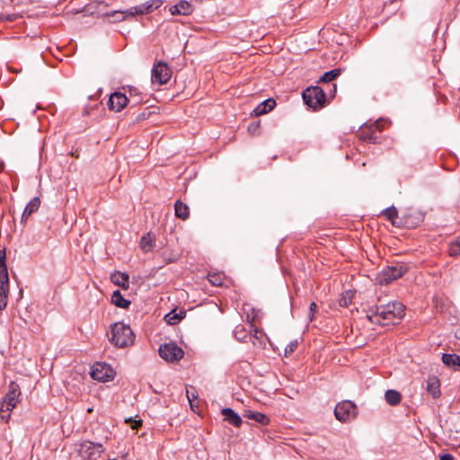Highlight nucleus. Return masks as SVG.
<instances>
[{
    "label": "nucleus",
    "mask_w": 460,
    "mask_h": 460,
    "mask_svg": "<svg viewBox=\"0 0 460 460\" xmlns=\"http://www.w3.org/2000/svg\"><path fill=\"white\" fill-rule=\"evenodd\" d=\"M404 316V305L397 301L373 305L367 312L369 322L382 326L395 324Z\"/></svg>",
    "instance_id": "nucleus-1"
},
{
    "label": "nucleus",
    "mask_w": 460,
    "mask_h": 460,
    "mask_svg": "<svg viewBox=\"0 0 460 460\" xmlns=\"http://www.w3.org/2000/svg\"><path fill=\"white\" fill-rule=\"evenodd\" d=\"M109 341L118 348H127L134 343L135 334L129 325L118 322L111 327Z\"/></svg>",
    "instance_id": "nucleus-2"
},
{
    "label": "nucleus",
    "mask_w": 460,
    "mask_h": 460,
    "mask_svg": "<svg viewBox=\"0 0 460 460\" xmlns=\"http://www.w3.org/2000/svg\"><path fill=\"white\" fill-rule=\"evenodd\" d=\"M161 4L160 0H151L145 4H141L137 6H133L125 11H114L107 13L106 16L112 17L114 22H121L127 19L128 16H135L137 14H146L154 10L157 9Z\"/></svg>",
    "instance_id": "nucleus-3"
},
{
    "label": "nucleus",
    "mask_w": 460,
    "mask_h": 460,
    "mask_svg": "<svg viewBox=\"0 0 460 460\" xmlns=\"http://www.w3.org/2000/svg\"><path fill=\"white\" fill-rule=\"evenodd\" d=\"M5 249L0 250V311L6 308L9 293V275L6 266Z\"/></svg>",
    "instance_id": "nucleus-4"
},
{
    "label": "nucleus",
    "mask_w": 460,
    "mask_h": 460,
    "mask_svg": "<svg viewBox=\"0 0 460 460\" xmlns=\"http://www.w3.org/2000/svg\"><path fill=\"white\" fill-rule=\"evenodd\" d=\"M21 391L18 385L12 383L8 393L0 402V419L8 421L10 418V412L18 403Z\"/></svg>",
    "instance_id": "nucleus-5"
},
{
    "label": "nucleus",
    "mask_w": 460,
    "mask_h": 460,
    "mask_svg": "<svg viewBox=\"0 0 460 460\" xmlns=\"http://www.w3.org/2000/svg\"><path fill=\"white\" fill-rule=\"evenodd\" d=\"M408 271V267L404 263H397L384 268L377 275L376 281L379 285H387L392 281L402 278Z\"/></svg>",
    "instance_id": "nucleus-6"
},
{
    "label": "nucleus",
    "mask_w": 460,
    "mask_h": 460,
    "mask_svg": "<svg viewBox=\"0 0 460 460\" xmlns=\"http://www.w3.org/2000/svg\"><path fill=\"white\" fill-rule=\"evenodd\" d=\"M305 103L314 111L322 109L326 102L324 91L319 86H310L303 92Z\"/></svg>",
    "instance_id": "nucleus-7"
},
{
    "label": "nucleus",
    "mask_w": 460,
    "mask_h": 460,
    "mask_svg": "<svg viewBox=\"0 0 460 460\" xmlns=\"http://www.w3.org/2000/svg\"><path fill=\"white\" fill-rule=\"evenodd\" d=\"M76 451L83 458L96 460L101 457L102 453L104 451V447L101 443L85 440L76 445Z\"/></svg>",
    "instance_id": "nucleus-8"
},
{
    "label": "nucleus",
    "mask_w": 460,
    "mask_h": 460,
    "mask_svg": "<svg viewBox=\"0 0 460 460\" xmlns=\"http://www.w3.org/2000/svg\"><path fill=\"white\" fill-rule=\"evenodd\" d=\"M357 414V406L350 401H342L334 409L336 419L341 422L350 421L356 418Z\"/></svg>",
    "instance_id": "nucleus-9"
},
{
    "label": "nucleus",
    "mask_w": 460,
    "mask_h": 460,
    "mask_svg": "<svg viewBox=\"0 0 460 460\" xmlns=\"http://www.w3.org/2000/svg\"><path fill=\"white\" fill-rule=\"evenodd\" d=\"M115 371L106 363L96 362L91 371V376L99 382H108L115 376Z\"/></svg>",
    "instance_id": "nucleus-10"
},
{
    "label": "nucleus",
    "mask_w": 460,
    "mask_h": 460,
    "mask_svg": "<svg viewBox=\"0 0 460 460\" xmlns=\"http://www.w3.org/2000/svg\"><path fill=\"white\" fill-rule=\"evenodd\" d=\"M159 355L166 361H178L182 358L184 352L175 343H164L159 348Z\"/></svg>",
    "instance_id": "nucleus-11"
},
{
    "label": "nucleus",
    "mask_w": 460,
    "mask_h": 460,
    "mask_svg": "<svg viewBox=\"0 0 460 460\" xmlns=\"http://www.w3.org/2000/svg\"><path fill=\"white\" fill-rule=\"evenodd\" d=\"M172 76L170 67L164 62H158L152 69V82L158 84H166Z\"/></svg>",
    "instance_id": "nucleus-12"
},
{
    "label": "nucleus",
    "mask_w": 460,
    "mask_h": 460,
    "mask_svg": "<svg viewBox=\"0 0 460 460\" xmlns=\"http://www.w3.org/2000/svg\"><path fill=\"white\" fill-rule=\"evenodd\" d=\"M423 221V216L415 210H408L400 217L399 227L415 228Z\"/></svg>",
    "instance_id": "nucleus-13"
},
{
    "label": "nucleus",
    "mask_w": 460,
    "mask_h": 460,
    "mask_svg": "<svg viewBox=\"0 0 460 460\" xmlns=\"http://www.w3.org/2000/svg\"><path fill=\"white\" fill-rule=\"evenodd\" d=\"M128 102V97L119 92H115L110 95L107 102L108 108L115 112L122 111Z\"/></svg>",
    "instance_id": "nucleus-14"
},
{
    "label": "nucleus",
    "mask_w": 460,
    "mask_h": 460,
    "mask_svg": "<svg viewBox=\"0 0 460 460\" xmlns=\"http://www.w3.org/2000/svg\"><path fill=\"white\" fill-rule=\"evenodd\" d=\"M358 137L361 140L369 143H376L379 138L376 135V130L371 126V124L362 127L358 133Z\"/></svg>",
    "instance_id": "nucleus-15"
},
{
    "label": "nucleus",
    "mask_w": 460,
    "mask_h": 460,
    "mask_svg": "<svg viewBox=\"0 0 460 460\" xmlns=\"http://www.w3.org/2000/svg\"><path fill=\"white\" fill-rule=\"evenodd\" d=\"M192 11V5L185 0L180 1L170 8V12L172 15H189Z\"/></svg>",
    "instance_id": "nucleus-16"
},
{
    "label": "nucleus",
    "mask_w": 460,
    "mask_h": 460,
    "mask_svg": "<svg viewBox=\"0 0 460 460\" xmlns=\"http://www.w3.org/2000/svg\"><path fill=\"white\" fill-rule=\"evenodd\" d=\"M275 106L276 102L273 99L269 98L257 105V107L252 111V114L254 116L264 115L272 111Z\"/></svg>",
    "instance_id": "nucleus-17"
},
{
    "label": "nucleus",
    "mask_w": 460,
    "mask_h": 460,
    "mask_svg": "<svg viewBox=\"0 0 460 460\" xmlns=\"http://www.w3.org/2000/svg\"><path fill=\"white\" fill-rule=\"evenodd\" d=\"M221 413L224 415L226 421L236 428L241 427L243 423L242 418L234 410L231 408H224Z\"/></svg>",
    "instance_id": "nucleus-18"
},
{
    "label": "nucleus",
    "mask_w": 460,
    "mask_h": 460,
    "mask_svg": "<svg viewBox=\"0 0 460 460\" xmlns=\"http://www.w3.org/2000/svg\"><path fill=\"white\" fill-rule=\"evenodd\" d=\"M111 282L120 287L123 289H128L129 288V277L128 274L120 271H115L111 276Z\"/></svg>",
    "instance_id": "nucleus-19"
},
{
    "label": "nucleus",
    "mask_w": 460,
    "mask_h": 460,
    "mask_svg": "<svg viewBox=\"0 0 460 460\" xmlns=\"http://www.w3.org/2000/svg\"><path fill=\"white\" fill-rule=\"evenodd\" d=\"M40 206V199L38 197L33 198L25 207L22 215L21 222L25 223L28 217L36 212Z\"/></svg>",
    "instance_id": "nucleus-20"
},
{
    "label": "nucleus",
    "mask_w": 460,
    "mask_h": 460,
    "mask_svg": "<svg viewBox=\"0 0 460 460\" xmlns=\"http://www.w3.org/2000/svg\"><path fill=\"white\" fill-rule=\"evenodd\" d=\"M427 391L434 399L440 396V382L438 377H429L427 381Z\"/></svg>",
    "instance_id": "nucleus-21"
},
{
    "label": "nucleus",
    "mask_w": 460,
    "mask_h": 460,
    "mask_svg": "<svg viewBox=\"0 0 460 460\" xmlns=\"http://www.w3.org/2000/svg\"><path fill=\"white\" fill-rule=\"evenodd\" d=\"M243 416L261 425H268L270 423V418L262 412L246 411Z\"/></svg>",
    "instance_id": "nucleus-22"
},
{
    "label": "nucleus",
    "mask_w": 460,
    "mask_h": 460,
    "mask_svg": "<svg viewBox=\"0 0 460 460\" xmlns=\"http://www.w3.org/2000/svg\"><path fill=\"white\" fill-rule=\"evenodd\" d=\"M382 214L389 220L392 225L395 227H399L398 222H400V217L398 215V210L395 207L392 206L387 208L382 211Z\"/></svg>",
    "instance_id": "nucleus-23"
},
{
    "label": "nucleus",
    "mask_w": 460,
    "mask_h": 460,
    "mask_svg": "<svg viewBox=\"0 0 460 460\" xmlns=\"http://www.w3.org/2000/svg\"><path fill=\"white\" fill-rule=\"evenodd\" d=\"M386 402L391 406L398 405L402 401V394L396 390H387L385 394Z\"/></svg>",
    "instance_id": "nucleus-24"
},
{
    "label": "nucleus",
    "mask_w": 460,
    "mask_h": 460,
    "mask_svg": "<svg viewBox=\"0 0 460 460\" xmlns=\"http://www.w3.org/2000/svg\"><path fill=\"white\" fill-rule=\"evenodd\" d=\"M175 216L178 218L182 220H186L189 217L190 210L189 207L181 202V200H177L174 204Z\"/></svg>",
    "instance_id": "nucleus-25"
},
{
    "label": "nucleus",
    "mask_w": 460,
    "mask_h": 460,
    "mask_svg": "<svg viewBox=\"0 0 460 460\" xmlns=\"http://www.w3.org/2000/svg\"><path fill=\"white\" fill-rule=\"evenodd\" d=\"M111 303L119 308L126 309L129 306L130 301L125 299L119 290H115L111 296Z\"/></svg>",
    "instance_id": "nucleus-26"
},
{
    "label": "nucleus",
    "mask_w": 460,
    "mask_h": 460,
    "mask_svg": "<svg viewBox=\"0 0 460 460\" xmlns=\"http://www.w3.org/2000/svg\"><path fill=\"white\" fill-rule=\"evenodd\" d=\"M442 362L450 367H460V356L456 354L444 353L442 355Z\"/></svg>",
    "instance_id": "nucleus-27"
},
{
    "label": "nucleus",
    "mask_w": 460,
    "mask_h": 460,
    "mask_svg": "<svg viewBox=\"0 0 460 460\" xmlns=\"http://www.w3.org/2000/svg\"><path fill=\"white\" fill-rule=\"evenodd\" d=\"M155 246V239L152 237L150 234H146L142 236L140 240V248L143 252H148Z\"/></svg>",
    "instance_id": "nucleus-28"
},
{
    "label": "nucleus",
    "mask_w": 460,
    "mask_h": 460,
    "mask_svg": "<svg viewBox=\"0 0 460 460\" xmlns=\"http://www.w3.org/2000/svg\"><path fill=\"white\" fill-rule=\"evenodd\" d=\"M342 73L341 68H335L325 72L319 79L320 83H330L340 76Z\"/></svg>",
    "instance_id": "nucleus-29"
},
{
    "label": "nucleus",
    "mask_w": 460,
    "mask_h": 460,
    "mask_svg": "<svg viewBox=\"0 0 460 460\" xmlns=\"http://www.w3.org/2000/svg\"><path fill=\"white\" fill-rule=\"evenodd\" d=\"M235 339L241 342H246L247 338L251 339L250 332H247L245 327L242 324H238L234 331Z\"/></svg>",
    "instance_id": "nucleus-30"
},
{
    "label": "nucleus",
    "mask_w": 460,
    "mask_h": 460,
    "mask_svg": "<svg viewBox=\"0 0 460 460\" xmlns=\"http://www.w3.org/2000/svg\"><path fill=\"white\" fill-rule=\"evenodd\" d=\"M185 316V312L181 311L179 314L175 310L168 313L164 319L168 324L174 325L178 323Z\"/></svg>",
    "instance_id": "nucleus-31"
},
{
    "label": "nucleus",
    "mask_w": 460,
    "mask_h": 460,
    "mask_svg": "<svg viewBox=\"0 0 460 460\" xmlns=\"http://www.w3.org/2000/svg\"><path fill=\"white\" fill-rule=\"evenodd\" d=\"M208 279L213 286L221 287L225 280V275L220 272H209Z\"/></svg>",
    "instance_id": "nucleus-32"
},
{
    "label": "nucleus",
    "mask_w": 460,
    "mask_h": 460,
    "mask_svg": "<svg viewBox=\"0 0 460 460\" xmlns=\"http://www.w3.org/2000/svg\"><path fill=\"white\" fill-rule=\"evenodd\" d=\"M449 254L450 256L460 255V235L456 238V241L451 243L449 246Z\"/></svg>",
    "instance_id": "nucleus-33"
},
{
    "label": "nucleus",
    "mask_w": 460,
    "mask_h": 460,
    "mask_svg": "<svg viewBox=\"0 0 460 460\" xmlns=\"http://www.w3.org/2000/svg\"><path fill=\"white\" fill-rule=\"evenodd\" d=\"M388 124L389 121L380 119L372 123L371 126L374 127L376 132H381Z\"/></svg>",
    "instance_id": "nucleus-34"
},
{
    "label": "nucleus",
    "mask_w": 460,
    "mask_h": 460,
    "mask_svg": "<svg viewBox=\"0 0 460 460\" xmlns=\"http://www.w3.org/2000/svg\"><path fill=\"white\" fill-rule=\"evenodd\" d=\"M298 342L296 341H290L285 348V356L288 357L291 355L297 348Z\"/></svg>",
    "instance_id": "nucleus-35"
},
{
    "label": "nucleus",
    "mask_w": 460,
    "mask_h": 460,
    "mask_svg": "<svg viewBox=\"0 0 460 460\" xmlns=\"http://www.w3.org/2000/svg\"><path fill=\"white\" fill-rule=\"evenodd\" d=\"M352 295L349 291L346 292V295L343 296L339 301L341 306H347L351 302Z\"/></svg>",
    "instance_id": "nucleus-36"
},
{
    "label": "nucleus",
    "mask_w": 460,
    "mask_h": 460,
    "mask_svg": "<svg viewBox=\"0 0 460 460\" xmlns=\"http://www.w3.org/2000/svg\"><path fill=\"white\" fill-rule=\"evenodd\" d=\"M316 308H317L316 304L314 302H312L309 305V312H308V315H307L309 322H312L314 320Z\"/></svg>",
    "instance_id": "nucleus-37"
},
{
    "label": "nucleus",
    "mask_w": 460,
    "mask_h": 460,
    "mask_svg": "<svg viewBox=\"0 0 460 460\" xmlns=\"http://www.w3.org/2000/svg\"><path fill=\"white\" fill-rule=\"evenodd\" d=\"M125 421L127 423H129L133 429H137L142 425V420H133L132 418H128V419H126Z\"/></svg>",
    "instance_id": "nucleus-38"
},
{
    "label": "nucleus",
    "mask_w": 460,
    "mask_h": 460,
    "mask_svg": "<svg viewBox=\"0 0 460 460\" xmlns=\"http://www.w3.org/2000/svg\"><path fill=\"white\" fill-rule=\"evenodd\" d=\"M18 18V15L17 14H0V20L1 21H9V22H12V21H14Z\"/></svg>",
    "instance_id": "nucleus-39"
},
{
    "label": "nucleus",
    "mask_w": 460,
    "mask_h": 460,
    "mask_svg": "<svg viewBox=\"0 0 460 460\" xmlns=\"http://www.w3.org/2000/svg\"><path fill=\"white\" fill-rule=\"evenodd\" d=\"M250 327H251L250 332L252 331L254 332L253 337L255 339H260V337L262 336V332L261 331H259L253 324L251 323Z\"/></svg>",
    "instance_id": "nucleus-40"
},
{
    "label": "nucleus",
    "mask_w": 460,
    "mask_h": 460,
    "mask_svg": "<svg viewBox=\"0 0 460 460\" xmlns=\"http://www.w3.org/2000/svg\"><path fill=\"white\" fill-rule=\"evenodd\" d=\"M259 126H260L259 122H257V123H252V124H250V125L248 126V131H249L251 134L254 135V134L256 133V131H257V129H258Z\"/></svg>",
    "instance_id": "nucleus-41"
},
{
    "label": "nucleus",
    "mask_w": 460,
    "mask_h": 460,
    "mask_svg": "<svg viewBox=\"0 0 460 460\" xmlns=\"http://www.w3.org/2000/svg\"><path fill=\"white\" fill-rule=\"evenodd\" d=\"M440 460H454V456L451 454H444L440 456Z\"/></svg>",
    "instance_id": "nucleus-42"
},
{
    "label": "nucleus",
    "mask_w": 460,
    "mask_h": 460,
    "mask_svg": "<svg viewBox=\"0 0 460 460\" xmlns=\"http://www.w3.org/2000/svg\"><path fill=\"white\" fill-rule=\"evenodd\" d=\"M456 338L460 340V330H457L455 334Z\"/></svg>",
    "instance_id": "nucleus-43"
},
{
    "label": "nucleus",
    "mask_w": 460,
    "mask_h": 460,
    "mask_svg": "<svg viewBox=\"0 0 460 460\" xmlns=\"http://www.w3.org/2000/svg\"><path fill=\"white\" fill-rule=\"evenodd\" d=\"M459 90H460V88H459Z\"/></svg>",
    "instance_id": "nucleus-44"
}]
</instances>
